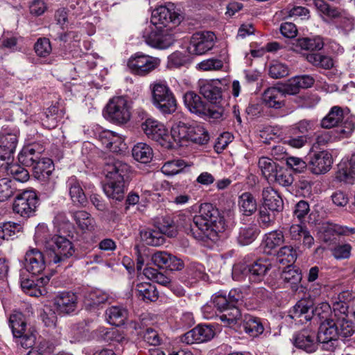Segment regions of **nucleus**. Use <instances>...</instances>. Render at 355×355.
I'll use <instances>...</instances> for the list:
<instances>
[{
    "label": "nucleus",
    "mask_w": 355,
    "mask_h": 355,
    "mask_svg": "<svg viewBox=\"0 0 355 355\" xmlns=\"http://www.w3.org/2000/svg\"><path fill=\"white\" fill-rule=\"evenodd\" d=\"M250 265L245 263H238L234 265L232 268V277L236 281H241L246 277L250 279Z\"/></svg>",
    "instance_id": "59"
},
{
    "label": "nucleus",
    "mask_w": 355,
    "mask_h": 355,
    "mask_svg": "<svg viewBox=\"0 0 355 355\" xmlns=\"http://www.w3.org/2000/svg\"><path fill=\"white\" fill-rule=\"evenodd\" d=\"M9 323L18 345L28 349L35 345L37 331L33 327L27 324L24 315L21 313L17 312L10 315Z\"/></svg>",
    "instance_id": "6"
},
{
    "label": "nucleus",
    "mask_w": 355,
    "mask_h": 355,
    "mask_svg": "<svg viewBox=\"0 0 355 355\" xmlns=\"http://www.w3.org/2000/svg\"><path fill=\"white\" fill-rule=\"evenodd\" d=\"M278 85L286 96V95H295L300 90L299 81L296 76L289 79L284 84Z\"/></svg>",
    "instance_id": "63"
},
{
    "label": "nucleus",
    "mask_w": 355,
    "mask_h": 355,
    "mask_svg": "<svg viewBox=\"0 0 355 355\" xmlns=\"http://www.w3.org/2000/svg\"><path fill=\"white\" fill-rule=\"evenodd\" d=\"M132 155L136 161L144 164L150 162L153 156V149L145 143H138L135 145L132 150Z\"/></svg>",
    "instance_id": "38"
},
{
    "label": "nucleus",
    "mask_w": 355,
    "mask_h": 355,
    "mask_svg": "<svg viewBox=\"0 0 355 355\" xmlns=\"http://www.w3.org/2000/svg\"><path fill=\"white\" fill-rule=\"evenodd\" d=\"M53 304L59 314H70L77 308L78 297L72 292L60 293L53 299Z\"/></svg>",
    "instance_id": "22"
},
{
    "label": "nucleus",
    "mask_w": 355,
    "mask_h": 355,
    "mask_svg": "<svg viewBox=\"0 0 355 355\" xmlns=\"http://www.w3.org/2000/svg\"><path fill=\"white\" fill-rule=\"evenodd\" d=\"M344 119L343 110L340 107L334 106L328 114L321 121V126L324 128H331L338 125Z\"/></svg>",
    "instance_id": "41"
},
{
    "label": "nucleus",
    "mask_w": 355,
    "mask_h": 355,
    "mask_svg": "<svg viewBox=\"0 0 355 355\" xmlns=\"http://www.w3.org/2000/svg\"><path fill=\"white\" fill-rule=\"evenodd\" d=\"M295 347L304 350L308 353L316 351L318 345L315 331L306 328L297 332L293 337Z\"/></svg>",
    "instance_id": "21"
},
{
    "label": "nucleus",
    "mask_w": 355,
    "mask_h": 355,
    "mask_svg": "<svg viewBox=\"0 0 355 355\" xmlns=\"http://www.w3.org/2000/svg\"><path fill=\"white\" fill-rule=\"evenodd\" d=\"M134 292L139 300L146 302H155L159 297L156 287L148 282L137 284Z\"/></svg>",
    "instance_id": "31"
},
{
    "label": "nucleus",
    "mask_w": 355,
    "mask_h": 355,
    "mask_svg": "<svg viewBox=\"0 0 355 355\" xmlns=\"http://www.w3.org/2000/svg\"><path fill=\"white\" fill-rule=\"evenodd\" d=\"M293 182V178L291 172L280 166L271 182L277 183L283 187L290 186Z\"/></svg>",
    "instance_id": "57"
},
{
    "label": "nucleus",
    "mask_w": 355,
    "mask_h": 355,
    "mask_svg": "<svg viewBox=\"0 0 355 355\" xmlns=\"http://www.w3.org/2000/svg\"><path fill=\"white\" fill-rule=\"evenodd\" d=\"M286 96L279 85L266 89L262 94L263 103L268 107L280 109L285 105Z\"/></svg>",
    "instance_id": "25"
},
{
    "label": "nucleus",
    "mask_w": 355,
    "mask_h": 355,
    "mask_svg": "<svg viewBox=\"0 0 355 355\" xmlns=\"http://www.w3.org/2000/svg\"><path fill=\"white\" fill-rule=\"evenodd\" d=\"M258 234V229L254 225H245L239 230L237 241L241 245L251 243Z\"/></svg>",
    "instance_id": "47"
},
{
    "label": "nucleus",
    "mask_w": 355,
    "mask_h": 355,
    "mask_svg": "<svg viewBox=\"0 0 355 355\" xmlns=\"http://www.w3.org/2000/svg\"><path fill=\"white\" fill-rule=\"evenodd\" d=\"M216 37L211 31L197 32L190 40L187 51L190 54L202 55L213 49Z\"/></svg>",
    "instance_id": "13"
},
{
    "label": "nucleus",
    "mask_w": 355,
    "mask_h": 355,
    "mask_svg": "<svg viewBox=\"0 0 355 355\" xmlns=\"http://www.w3.org/2000/svg\"><path fill=\"white\" fill-rule=\"evenodd\" d=\"M60 110L55 105L49 107L44 114V118H42V124L49 129L55 128L57 125V116L59 115ZM60 112L62 111L60 110Z\"/></svg>",
    "instance_id": "55"
},
{
    "label": "nucleus",
    "mask_w": 355,
    "mask_h": 355,
    "mask_svg": "<svg viewBox=\"0 0 355 355\" xmlns=\"http://www.w3.org/2000/svg\"><path fill=\"white\" fill-rule=\"evenodd\" d=\"M141 129L152 140L160 141L165 140V137H168V130L164 124L152 118H148L142 123Z\"/></svg>",
    "instance_id": "23"
},
{
    "label": "nucleus",
    "mask_w": 355,
    "mask_h": 355,
    "mask_svg": "<svg viewBox=\"0 0 355 355\" xmlns=\"http://www.w3.org/2000/svg\"><path fill=\"white\" fill-rule=\"evenodd\" d=\"M41 152V148L37 145L26 146L19 153V161L24 166L33 168L42 157Z\"/></svg>",
    "instance_id": "30"
},
{
    "label": "nucleus",
    "mask_w": 355,
    "mask_h": 355,
    "mask_svg": "<svg viewBox=\"0 0 355 355\" xmlns=\"http://www.w3.org/2000/svg\"><path fill=\"white\" fill-rule=\"evenodd\" d=\"M314 4L322 14L335 19L338 28L345 31H349L354 28V19L345 11H340L336 8L330 6L323 0H314Z\"/></svg>",
    "instance_id": "11"
},
{
    "label": "nucleus",
    "mask_w": 355,
    "mask_h": 355,
    "mask_svg": "<svg viewBox=\"0 0 355 355\" xmlns=\"http://www.w3.org/2000/svg\"><path fill=\"white\" fill-rule=\"evenodd\" d=\"M20 225L8 222L0 227V237L3 239H12L20 232Z\"/></svg>",
    "instance_id": "58"
},
{
    "label": "nucleus",
    "mask_w": 355,
    "mask_h": 355,
    "mask_svg": "<svg viewBox=\"0 0 355 355\" xmlns=\"http://www.w3.org/2000/svg\"><path fill=\"white\" fill-rule=\"evenodd\" d=\"M259 168H260L263 176L269 182H271L274 178L275 173L279 168L280 166L268 157H261L258 162Z\"/></svg>",
    "instance_id": "40"
},
{
    "label": "nucleus",
    "mask_w": 355,
    "mask_h": 355,
    "mask_svg": "<svg viewBox=\"0 0 355 355\" xmlns=\"http://www.w3.org/2000/svg\"><path fill=\"white\" fill-rule=\"evenodd\" d=\"M243 295L237 289L231 290L228 295L218 293L216 295L212 302L214 306L222 313L220 320L225 324L233 327L241 318L239 306L243 302Z\"/></svg>",
    "instance_id": "5"
},
{
    "label": "nucleus",
    "mask_w": 355,
    "mask_h": 355,
    "mask_svg": "<svg viewBox=\"0 0 355 355\" xmlns=\"http://www.w3.org/2000/svg\"><path fill=\"white\" fill-rule=\"evenodd\" d=\"M35 236L39 241L44 243L50 263L63 264L75 252L73 243L69 239L58 235L50 237L48 228L44 225L36 227Z\"/></svg>",
    "instance_id": "3"
},
{
    "label": "nucleus",
    "mask_w": 355,
    "mask_h": 355,
    "mask_svg": "<svg viewBox=\"0 0 355 355\" xmlns=\"http://www.w3.org/2000/svg\"><path fill=\"white\" fill-rule=\"evenodd\" d=\"M315 129V122L313 120L302 119L293 125L295 132H299L302 135H307L308 133Z\"/></svg>",
    "instance_id": "64"
},
{
    "label": "nucleus",
    "mask_w": 355,
    "mask_h": 355,
    "mask_svg": "<svg viewBox=\"0 0 355 355\" xmlns=\"http://www.w3.org/2000/svg\"><path fill=\"white\" fill-rule=\"evenodd\" d=\"M38 205L39 198L35 190H19L12 204V210L14 213L27 218L35 214Z\"/></svg>",
    "instance_id": "9"
},
{
    "label": "nucleus",
    "mask_w": 355,
    "mask_h": 355,
    "mask_svg": "<svg viewBox=\"0 0 355 355\" xmlns=\"http://www.w3.org/2000/svg\"><path fill=\"white\" fill-rule=\"evenodd\" d=\"M107 320L112 324L115 326H121L124 324L128 317L127 309L113 306L106 311Z\"/></svg>",
    "instance_id": "39"
},
{
    "label": "nucleus",
    "mask_w": 355,
    "mask_h": 355,
    "mask_svg": "<svg viewBox=\"0 0 355 355\" xmlns=\"http://www.w3.org/2000/svg\"><path fill=\"white\" fill-rule=\"evenodd\" d=\"M144 275L149 279L154 281L163 286H168L171 284V279L153 268H145Z\"/></svg>",
    "instance_id": "54"
},
{
    "label": "nucleus",
    "mask_w": 355,
    "mask_h": 355,
    "mask_svg": "<svg viewBox=\"0 0 355 355\" xmlns=\"http://www.w3.org/2000/svg\"><path fill=\"white\" fill-rule=\"evenodd\" d=\"M336 178L348 184H352L355 180V164L350 159L348 161H343L338 164V170Z\"/></svg>",
    "instance_id": "36"
},
{
    "label": "nucleus",
    "mask_w": 355,
    "mask_h": 355,
    "mask_svg": "<svg viewBox=\"0 0 355 355\" xmlns=\"http://www.w3.org/2000/svg\"><path fill=\"white\" fill-rule=\"evenodd\" d=\"M283 277L286 282L291 284V287L293 290H297L298 284L301 282L302 276L297 269L288 266V269L284 272Z\"/></svg>",
    "instance_id": "56"
},
{
    "label": "nucleus",
    "mask_w": 355,
    "mask_h": 355,
    "mask_svg": "<svg viewBox=\"0 0 355 355\" xmlns=\"http://www.w3.org/2000/svg\"><path fill=\"white\" fill-rule=\"evenodd\" d=\"M297 46L306 51H319L323 48L324 42L320 37H303L297 40Z\"/></svg>",
    "instance_id": "51"
},
{
    "label": "nucleus",
    "mask_w": 355,
    "mask_h": 355,
    "mask_svg": "<svg viewBox=\"0 0 355 355\" xmlns=\"http://www.w3.org/2000/svg\"><path fill=\"white\" fill-rule=\"evenodd\" d=\"M130 166L121 160L109 157L105 160L103 173L107 182L103 186V191L109 198L118 201L124 198L125 181L128 178Z\"/></svg>",
    "instance_id": "2"
},
{
    "label": "nucleus",
    "mask_w": 355,
    "mask_h": 355,
    "mask_svg": "<svg viewBox=\"0 0 355 355\" xmlns=\"http://www.w3.org/2000/svg\"><path fill=\"white\" fill-rule=\"evenodd\" d=\"M17 184L15 180L4 178L0 179V202L9 200L17 193Z\"/></svg>",
    "instance_id": "45"
},
{
    "label": "nucleus",
    "mask_w": 355,
    "mask_h": 355,
    "mask_svg": "<svg viewBox=\"0 0 355 355\" xmlns=\"http://www.w3.org/2000/svg\"><path fill=\"white\" fill-rule=\"evenodd\" d=\"M34 49L38 56L44 58L48 56L52 51L49 40L45 37L37 40Z\"/></svg>",
    "instance_id": "60"
},
{
    "label": "nucleus",
    "mask_w": 355,
    "mask_h": 355,
    "mask_svg": "<svg viewBox=\"0 0 355 355\" xmlns=\"http://www.w3.org/2000/svg\"><path fill=\"white\" fill-rule=\"evenodd\" d=\"M184 104L188 110L198 116H207L212 119L223 118L224 109L221 106L209 105L194 92H186L183 96Z\"/></svg>",
    "instance_id": "8"
},
{
    "label": "nucleus",
    "mask_w": 355,
    "mask_h": 355,
    "mask_svg": "<svg viewBox=\"0 0 355 355\" xmlns=\"http://www.w3.org/2000/svg\"><path fill=\"white\" fill-rule=\"evenodd\" d=\"M332 318L327 319L322 322L316 335L318 343L322 345L324 350L334 352L338 346V333L335 328Z\"/></svg>",
    "instance_id": "15"
},
{
    "label": "nucleus",
    "mask_w": 355,
    "mask_h": 355,
    "mask_svg": "<svg viewBox=\"0 0 355 355\" xmlns=\"http://www.w3.org/2000/svg\"><path fill=\"white\" fill-rule=\"evenodd\" d=\"M338 338L343 339L351 337L355 332L352 322L348 319L347 306L345 304L336 305L335 313L331 315Z\"/></svg>",
    "instance_id": "16"
},
{
    "label": "nucleus",
    "mask_w": 355,
    "mask_h": 355,
    "mask_svg": "<svg viewBox=\"0 0 355 355\" xmlns=\"http://www.w3.org/2000/svg\"><path fill=\"white\" fill-rule=\"evenodd\" d=\"M107 298V294L103 291L92 290L85 295V304L88 309H94L101 304H104Z\"/></svg>",
    "instance_id": "43"
},
{
    "label": "nucleus",
    "mask_w": 355,
    "mask_h": 355,
    "mask_svg": "<svg viewBox=\"0 0 355 355\" xmlns=\"http://www.w3.org/2000/svg\"><path fill=\"white\" fill-rule=\"evenodd\" d=\"M242 326L245 332L252 338L259 336L264 330L261 319L251 315H244Z\"/></svg>",
    "instance_id": "32"
},
{
    "label": "nucleus",
    "mask_w": 355,
    "mask_h": 355,
    "mask_svg": "<svg viewBox=\"0 0 355 355\" xmlns=\"http://www.w3.org/2000/svg\"><path fill=\"white\" fill-rule=\"evenodd\" d=\"M18 142L17 136L13 133L0 135V160L11 161Z\"/></svg>",
    "instance_id": "24"
},
{
    "label": "nucleus",
    "mask_w": 355,
    "mask_h": 355,
    "mask_svg": "<svg viewBox=\"0 0 355 355\" xmlns=\"http://www.w3.org/2000/svg\"><path fill=\"white\" fill-rule=\"evenodd\" d=\"M191 127V125L184 120L179 121L171 128V137L173 138L174 141L179 143L187 141Z\"/></svg>",
    "instance_id": "44"
},
{
    "label": "nucleus",
    "mask_w": 355,
    "mask_h": 355,
    "mask_svg": "<svg viewBox=\"0 0 355 355\" xmlns=\"http://www.w3.org/2000/svg\"><path fill=\"white\" fill-rule=\"evenodd\" d=\"M72 217L79 229L83 232H92L95 230V220L87 211H76L72 213Z\"/></svg>",
    "instance_id": "33"
},
{
    "label": "nucleus",
    "mask_w": 355,
    "mask_h": 355,
    "mask_svg": "<svg viewBox=\"0 0 355 355\" xmlns=\"http://www.w3.org/2000/svg\"><path fill=\"white\" fill-rule=\"evenodd\" d=\"M168 27V28H162L157 39L158 41H153L152 42L155 45V48L166 49L173 44V36L168 33V30L171 29L173 26H172V24H170Z\"/></svg>",
    "instance_id": "52"
},
{
    "label": "nucleus",
    "mask_w": 355,
    "mask_h": 355,
    "mask_svg": "<svg viewBox=\"0 0 355 355\" xmlns=\"http://www.w3.org/2000/svg\"><path fill=\"white\" fill-rule=\"evenodd\" d=\"M270 268V263L266 259H258L250 264V281L254 282L262 281Z\"/></svg>",
    "instance_id": "34"
},
{
    "label": "nucleus",
    "mask_w": 355,
    "mask_h": 355,
    "mask_svg": "<svg viewBox=\"0 0 355 355\" xmlns=\"http://www.w3.org/2000/svg\"><path fill=\"white\" fill-rule=\"evenodd\" d=\"M297 259V252L291 245L282 247L277 253V261L283 264L291 266Z\"/></svg>",
    "instance_id": "49"
},
{
    "label": "nucleus",
    "mask_w": 355,
    "mask_h": 355,
    "mask_svg": "<svg viewBox=\"0 0 355 355\" xmlns=\"http://www.w3.org/2000/svg\"><path fill=\"white\" fill-rule=\"evenodd\" d=\"M318 309H314L313 299L309 296L300 299L289 311V316L299 322L310 321L314 313L320 315Z\"/></svg>",
    "instance_id": "17"
},
{
    "label": "nucleus",
    "mask_w": 355,
    "mask_h": 355,
    "mask_svg": "<svg viewBox=\"0 0 355 355\" xmlns=\"http://www.w3.org/2000/svg\"><path fill=\"white\" fill-rule=\"evenodd\" d=\"M199 89L200 94L212 104L218 103L222 98L221 88L213 81L200 80Z\"/></svg>",
    "instance_id": "29"
},
{
    "label": "nucleus",
    "mask_w": 355,
    "mask_h": 355,
    "mask_svg": "<svg viewBox=\"0 0 355 355\" xmlns=\"http://www.w3.org/2000/svg\"><path fill=\"white\" fill-rule=\"evenodd\" d=\"M282 12L288 17H300L302 19L309 17V10L302 6L287 7L282 10Z\"/></svg>",
    "instance_id": "61"
},
{
    "label": "nucleus",
    "mask_w": 355,
    "mask_h": 355,
    "mask_svg": "<svg viewBox=\"0 0 355 355\" xmlns=\"http://www.w3.org/2000/svg\"><path fill=\"white\" fill-rule=\"evenodd\" d=\"M66 186L72 202L77 206H85L87 197L79 180L75 176L69 177L66 182Z\"/></svg>",
    "instance_id": "28"
},
{
    "label": "nucleus",
    "mask_w": 355,
    "mask_h": 355,
    "mask_svg": "<svg viewBox=\"0 0 355 355\" xmlns=\"http://www.w3.org/2000/svg\"><path fill=\"white\" fill-rule=\"evenodd\" d=\"M51 273H46L36 279L21 278V287L24 292L30 296L39 297L44 295L46 291L45 286L49 283Z\"/></svg>",
    "instance_id": "20"
},
{
    "label": "nucleus",
    "mask_w": 355,
    "mask_h": 355,
    "mask_svg": "<svg viewBox=\"0 0 355 355\" xmlns=\"http://www.w3.org/2000/svg\"><path fill=\"white\" fill-rule=\"evenodd\" d=\"M308 159V168L315 175L324 174L332 166V155L327 150L311 153Z\"/></svg>",
    "instance_id": "18"
},
{
    "label": "nucleus",
    "mask_w": 355,
    "mask_h": 355,
    "mask_svg": "<svg viewBox=\"0 0 355 355\" xmlns=\"http://www.w3.org/2000/svg\"><path fill=\"white\" fill-rule=\"evenodd\" d=\"M150 89L152 96V103L162 114H171L177 108L175 96L163 81H155L150 84Z\"/></svg>",
    "instance_id": "7"
},
{
    "label": "nucleus",
    "mask_w": 355,
    "mask_h": 355,
    "mask_svg": "<svg viewBox=\"0 0 355 355\" xmlns=\"http://www.w3.org/2000/svg\"><path fill=\"white\" fill-rule=\"evenodd\" d=\"M284 242V233L279 230L271 231L266 234L263 241L265 252L272 254V250L279 247Z\"/></svg>",
    "instance_id": "35"
},
{
    "label": "nucleus",
    "mask_w": 355,
    "mask_h": 355,
    "mask_svg": "<svg viewBox=\"0 0 355 355\" xmlns=\"http://www.w3.org/2000/svg\"><path fill=\"white\" fill-rule=\"evenodd\" d=\"M164 234L168 237H173L176 235L175 225L171 223L163 225L159 229H144L140 231L141 240L148 245L160 246L164 243Z\"/></svg>",
    "instance_id": "14"
},
{
    "label": "nucleus",
    "mask_w": 355,
    "mask_h": 355,
    "mask_svg": "<svg viewBox=\"0 0 355 355\" xmlns=\"http://www.w3.org/2000/svg\"><path fill=\"white\" fill-rule=\"evenodd\" d=\"M225 227V220L218 209L210 203H203L200 207L198 214L193 218V223L186 228V232L198 241L216 242Z\"/></svg>",
    "instance_id": "1"
},
{
    "label": "nucleus",
    "mask_w": 355,
    "mask_h": 355,
    "mask_svg": "<svg viewBox=\"0 0 355 355\" xmlns=\"http://www.w3.org/2000/svg\"><path fill=\"white\" fill-rule=\"evenodd\" d=\"M107 119L113 123L123 124L130 118L127 101L122 96H115L110 100L106 106Z\"/></svg>",
    "instance_id": "12"
},
{
    "label": "nucleus",
    "mask_w": 355,
    "mask_h": 355,
    "mask_svg": "<svg viewBox=\"0 0 355 355\" xmlns=\"http://www.w3.org/2000/svg\"><path fill=\"white\" fill-rule=\"evenodd\" d=\"M24 267L33 275H40L46 268L43 253L37 248H31L25 254Z\"/></svg>",
    "instance_id": "19"
},
{
    "label": "nucleus",
    "mask_w": 355,
    "mask_h": 355,
    "mask_svg": "<svg viewBox=\"0 0 355 355\" xmlns=\"http://www.w3.org/2000/svg\"><path fill=\"white\" fill-rule=\"evenodd\" d=\"M186 166L185 162L182 159L168 161L162 166V172L168 176L178 174Z\"/></svg>",
    "instance_id": "53"
},
{
    "label": "nucleus",
    "mask_w": 355,
    "mask_h": 355,
    "mask_svg": "<svg viewBox=\"0 0 355 355\" xmlns=\"http://www.w3.org/2000/svg\"><path fill=\"white\" fill-rule=\"evenodd\" d=\"M127 64L133 74L145 76L158 67L160 60L142 53H137L128 59Z\"/></svg>",
    "instance_id": "10"
},
{
    "label": "nucleus",
    "mask_w": 355,
    "mask_h": 355,
    "mask_svg": "<svg viewBox=\"0 0 355 355\" xmlns=\"http://www.w3.org/2000/svg\"><path fill=\"white\" fill-rule=\"evenodd\" d=\"M288 67L281 62H276L269 67V75L272 78H281L288 75Z\"/></svg>",
    "instance_id": "62"
},
{
    "label": "nucleus",
    "mask_w": 355,
    "mask_h": 355,
    "mask_svg": "<svg viewBox=\"0 0 355 355\" xmlns=\"http://www.w3.org/2000/svg\"><path fill=\"white\" fill-rule=\"evenodd\" d=\"M261 195L264 207L268 208L273 213H279L283 210V200L277 191L272 187L264 188Z\"/></svg>",
    "instance_id": "27"
},
{
    "label": "nucleus",
    "mask_w": 355,
    "mask_h": 355,
    "mask_svg": "<svg viewBox=\"0 0 355 355\" xmlns=\"http://www.w3.org/2000/svg\"><path fill=\"white\" fill-rule=\"evenodd\" d=\"M33 170L38 178L42 176L44 178L51 174L54 166L51 159L41 157Z\"/></svg>",
    "instance_id": "50"
},
{
    "label": "nucleus",
    "mask_w": 355,
    "mask_h": 355,
    "mask_svg": "<svg viewBox=\"0 0 355 355\" xmlns=\"http://www.w3.org/2000/svg\"><path fill=\"white\" fill-rule=\"evenodd\" d=\"M306 60L313 66L324 69H330L334 67L332 58L321 53H309L306 56Z\"/></svg>",
    "instance_id": "48"
},
{
    "label": "nucleus",
    "mask_w": 355,
    "mask_h": 355,
    "mask_svg": "<svg viewBox=\"0 0 355 355\" xmlns=\"http://www.w3.org/2000/svg\"><path fill=\"white\" fill-rule=\"evenodd\" d=\"M98 140L106 149L116 152L119 149L121 138L119 135L110 130H103L98 134Z\"/></svg>",
    "instance_id": "37"
},
{
    "label": "nucleus",
    "mask_w": 355,
    "mask_h": 355,
    "mask_svg": "<svg viewBox=\"0 0 355 355\" xmlns=\"http://www.w3.org/2000/svg\"><path fill=\"white\" fill-rule=\"evenodd\" d=\"M209 140L208 132L202 125H191L187 141L200 145L206 144Z\"/></svg>",
    "instance_id": "46"
},
{
    "label": "nucleus",
    "mask_w": 355,
    "mask_h": 355,
    "mask_svg": "<svg viewBox=\"0 0 355 355\" xmlns=\"http://www.w3.org/2000/svg\"><path fill=\"white\" fill-rule=\"evenodd\" d=\"M240 211L245 216H251L257 210V202L252 193L245 192L239 199Z\"/></svg>",
    "instance_id": "42"
},
{
    "label": "nucleus",
    "mask_w": 355,
    "mask_h": 355,
    "mask_svg": "<svg viewBox=\"0 0 355 355\" xmlns=\"http://www.w3.org/2000/svg\"><path fill=\"white\" fill-rule=\"evenodd\" d=\"M290 239L296 244L302 243L308 248L312 247L314 239L306 226L300 224L291 225L288 231Z\"/></svg>",
    "instance_id": "26"
},
{
    "label": "nucleus",
    "mask_w": 355,
    "mask_h": 355,
    "mask_svg": "<svg viewBox=\"0 0 355 355\" xmlns=\"http://www.w3.org/2000/svg\"><path fill=\"white\" fill-rule=\"evenodd\" d=\"M182 19L180 14L176 11L173 3H168L166 6H159L153 10L151 17L152 24L147 26L143 31V37L146 43L155 48L152 43L157 42L159 33L162 28H167L178 25Z\"/></svg>",
    "instance_id": "4"
}]
</instances>
